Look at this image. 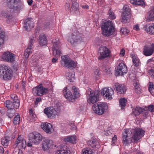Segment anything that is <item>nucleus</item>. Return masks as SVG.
<instances>
[{
  "mask_svg": "<svg viewBox=\"0 0 154 154\" xmlns=\"http://www.w3.org/2000/svg\"><path fill=\"white\" fill-rule=\"evenodd\" d=\"M72 90L73 92V95H72V99H73V101L75 99L78 98L79 97L80 94L78 91L77 89L75 86L72 87Z\"/></svg>",
  "mask_w": 154,
  "mask_h": 154,
  "instance_id": "obj_31",
  "label": "nucleus"
},
{
  "mask_svg": "<svg viewBox=\"0 0 154 154\" xmlns=\"http://www.w3.org/2000/svg\"><path fill=\"white\" fill-rule=\"evenodd\" d=\"M15 110L14 109H9L8 110L7 115L9 118H11L14 116Z\"/></svg>",
  "mask_w": 154,
  "mask_h": 154,
  "instance_id": "obj_43",
  "label": "nucleus"
},
{
  "mask_svg": "<svg viewBox=\"0 0 154 154\" xmlns=\"http://www.w3.org/2000/svg\"><path fill=\"white\" fill-rule=\"evenodd\" d=\"M78 4L76 2H73L72 6L71 8V11L75 12L76 14H79V11L78 9Z\"/></svg>",
  "mask_w": 154,
  "mask_h": 154,
  "instance_id": "obj_33",
  "label": "nucleus"
},
{
  "mask_svg": "<svg viewBox=\"0 0 154 154\" xmlns=\"http://www.w3.org/2000/svg\"><path fill=\"white\" fill-rule=\"evenodd\" d=\"M131 9L128 5H125L123 8V13L127 14H131Z\"/></svg>",
  "mask_w": 154,
  "mask_h": 154,
  "instance_id": "obj_44",
  "label": "nucleus"
},
{
  "mask_svg": "<svg viewBox=\"0 0 154 154\" xmlns=\"http://www.w3.org/2000/svg\"><path fill=\"white\" fill-rule=\"evenodd\" d=\"M125 54V50L122 48L120 51V56L123 57L124 56Z\"/></svg>",
  "mask_w": 154,
  "mask_h": 154,
  "instance_id": "obj_58",
  "label": "nucleus"
},
{
  "mask_svg": "<svg viewBox=\"0 0 154 154\" xmlns=\"http://www.w3.org/2000/svg\"><path fill=\"white\" fill-rule=\"evenodd\" d=\"M42 147L44 151H47L55 148L56 145H54L53 141L52 140L48 139L43 141Z\"/></svg>",
  "mask_w": 154,
  "mask_h": 154,
  "instance_id": "obj_12",
  "label": "nucleus"
},
{
  "mask_svg": "<svg viewBox=\"0 0 154 154\" xmlns=\"http://www.w3.org/2000/svg\"><path fill=\"white\" fill-rule=\"evenodd\" d=\"M56 57V58H53L52 59V62L54 63H55L58 60V58H57L58 57H56Z\"/></svg>",
  "mask_w": 154,
  "mask_h": 154,
  "instance_id": "obj_64",
  "label": "nucleus"
},
{
  "mask_svg": "<svg viewBox=\"0 0 154 154\" xmlns=\"http://www.w3.org/2000/svg\"><path fill=\"white\" fill-rule=\"evenodd\" d=\"M115 86L114 88L116 91L120 94H124L126 91V87L124 85L116 83L115 84Z\"/></svg>",
  "mask_w": 154,
  "mask_h": 154,
  "instance_id": "obj_22",
  "label": "nucleus"
},
{
  "mask_svg": "<svg viewBox=\"0 0 154 154\" xmlns=\"http://www.w3.org/2000/svg\"><path fill=\"white\" fill-rule=\"evenodd\" d=\"M130 2L133 4L138 5H143L144 2L142 0H130Z\"/></svg>",
  "mask_w": 154,
  "mask_h": 154,
  "instance_id": "obj_38",
  "label": "nucleus"
},
{
  "mask_svg": "<svg viewBox=\"0 0 154 154\" xmlns=\"http://www.w3.org/2000/svg\"><path fill=\"white\" fill-rule=\"evenodd\" d=\"M132 61L134 65L137 68L140 64V60L138 57L136 56L132 57Z\"/></svg>",
  "mask_w": 154,
  "mask_h": 154,
  "instance_id": "obj_36",
  "label": "nucleus"
},
{
  "mask_svg": "<svg viewBox=\"0 0 154 154\" xmlns=\"http://www.w3.org/2000/svg\"><path fill=\"white\" fill-rule=\"evenodd\" d=\"M99 51L100 53V56L98 58L99 60H103L110 56L109 51L105 46L100 47Z\"/></svg>",
  "mask_w": 154,
  "mask_h": 154,
  "instance_id": "obj_15",
  "label": "nucleus"
},
{
  "mask_svg": "<svg viewBox=\"0 0 154 154\" xmlns=\"http://www.w3.org/2000/svg\"><path fill=\"white\" fill-rule=\"evenodd\" d=\"M63 94L64 97L68 100L73 101V99H72V94L70 91L65 87L63 90Z\"/></svg>",
  "mask_w": 154,
  "mask_h": 154,
  "instance_id": "obj_26",
  "label": "nucleus"
},
{
  "mask_svg": "<svg viewBox=\"0 0 154 154\" xmlns=\"http://www.w3.org/2000/svg\"><path fill=\"white\" fill-rule=\"evenodd\" d=\"M39 45L42 46L47 44V41L45 35H41L39 36Z\"/></svg>",
  "mask_w": 154,
  "mask_h": 154,
  "instance_id": "obj_30",
  "label": "nucleus"
},
{
  "mask_svg": "<svg viewBox=\"0 0 154 154\" xmlns=\"http://www.w3.org/2000/svg\"><path fill=\"white\" fill-rule=\"evenodd\" d=\"M5 37V36H4L3 34L1 35V37H0V49L4 44Z\"/></svg>",
  "mask_w": 154,
  "mask_h": 154,
  "instance_id": "obj_49",
  "label": "nucleus"
},
{
  "mask_svg": "<svg viewBox=\"0 0 154 154\" xmlns=\"http://www.w3.org/2000/svg\"><path fill=\"white\" fill-rule=\"evenodd\" d=\"M146 31L149 34H154V23L147 26L145 29Z\"/></svg>",
  "mask_w": 154,
  "mask_h": 154,
  "instance_id": "obj_32",
  "label": "nucleus"
},
{
  "mask_svg": "<svg viewBox=\"0 0 154 154\" xmlns=\"http://www.w3.org/2000/svg\"><path fill=\"white\" fill-rule=\"evenodd\" d=\"M117 136L116 135H115L113 137H112V144H114V145L115 144V141H116L117 140Z\"/></svg>",
  "mask_w": 154,
  "mask_h": 154,
  "instance_id": "obj_59",
  "label": "nucleus"
},
{
  "mask_svg": "<svg viewBox=\"0 0 154 154\" xmlns=\"http://www.w3.org/2000/svg\"><path fill=\"white\" fill-rule=\"evenodd\" d=\"M31 18H28L24 21L23 27L26 31H29L34 26L33 23L31 20Z\"/></svg>",
  "mask_w": 154,
  "mask_h": 154,
  "instance_id": "obj_23",
  "label": "nucleus"
},
{
  "mask_svg": "<svg viewBox=\"0 0 154 154\" xmlns=\"http://www.w3.org/2000/svg\"><path fill=\"white\" fill-rule=\"evenodd\" d=\"M50 90L48 88L43 87L41 85H39L33 88L32 90V92L34 95L42 96L48 94Z\"/></svg>",
  "mask_w": 154,
  "mask_h": 154,
  "instance_id": "obj_9",
  "label": "nucleus"
},
{
  "mask_svg": "<svg viewBox=\"0 0 154 154\" xmlns=\"http://www.w3.org/2000/svg\"><path fill=\"white\" fill-rule=\"evenodd\" d=\"M3 34L5 36V32L3 31V30L0 27V37H1V35Z\"/></svg>",
  "mask_w": 154,
  "mask_h": 154,
  "instance_id": "obj_62",
  "label": "nucleus"
},
{
  "mask_svg": "<svg viewBox=\"0 0 154 154\" xmlns=\"http://www.w3.org/2000/svg\"><path fill=\"white\" fill-rule=\"evenodd\" d=\"M87 94L88 101L89 103L94 104L98 100V94L96 92L92 91L91 88H88Z\"/></svg>",
  "mask_w": 154,
  "mask_h": 154,
  "instance_id": "obj_8",
  "label": "nucleus"
},
{
  "mask_svg": "<svg viewBox=\"0 0 154 154\" xmlns=\"http://www.w3.org/2000/svg\"><path fill=\"white\" fill-rule=\"evenodd\" d=\"M16 147L20 149H25L26 146V141L21 135L19 136L16 141Z\"/></svg>",
  "mask_w": 154,
  "mask_h": 154,
  "instance_id": "obj_20",
  "label": "nucleus"
},
{
  "mask_svg": "<svg viewBox=\"0 0 154 154\" xmlns=\"http://www.w3.org/2000/svg\"><path fill=\"white\" fill-rule=\"evenodd\" d=\"M52 42L53 44V47L52 48L53 55L56 57H60L62 53L61 51L59 49L60 47L59 42L55 39L52 40Z\"/></svg>",
  "mask_w": 154,
  "mask_h": 154,
  "instance_id": "obj_16",
  "label": "nucleus"
},
{
  "mask_svg": "<svg viewBox=\"0 0 154 154\" xmlns=\"http://www.w3.org/2000/svg\"><path fill=\"white\" fill-rule=\"evenodd\" d=\"M128 71L126 66L123 63H119L117 67L116 72L119 75H122L126 74Z\"/></svg>",
  "mask_w": 154,
  "mask_h": 154,
  "instance_id": "obj_17",
  "label": "nucleus"
},
{
  "mask_svg": "<svg viewBox=\"0 0 154 154\" xmlns=\"http://www.w3.org/2000/svg\"><path fill=\"white\" fill-rule=\"evenodd\" d=\"M100 69L105 75H110L112 73L109 67L106 64H103L100 67Z\"/></svg>",
  "mask_w": 154,
  "mask_h": 154,
  "instance_id": "obj_27",
  "label": "nucleus"
},
{
  "mask_svg": "<svg viewBox=\"0 0 154 154\" xmlns=\"http://www.w3.org/2000/svg\"><path fill=\"white\" fill-rule=\"evenodd\" d=\"M60 112L59 108H57V109H56L52 107H48L44 109V113L48 118L51 119L55 118L56 115H58Z\"/></svg>",
  "mask_w": 154,
  "mask_h": 154,
  "instance_id": "obj_11",
  "label": "nucleus"
},
{
  "mask_svg": "<svg viewBox=\"0 0 154 154\" xmlns=\"http://www.w3.org/2000/svg\"><path fill=\"white\" fill-rule=\"evenodd\" d=\"M149 90L152 94H154V85L151 82L149 83Z\"/></svg>",
  "mask_w": 154,
  "mask_h": 154,
  "instance_id": "obj_46",
  "label": "nucleus"
},
{
  "mask_svg": "<svg viewBox=\"0 0 154 154\" xmlns=\"http://www.w3.org/2000/svg\"><path fill=\"white\" fill-rule=\"evenodd\" d=\"M20 122V117L19 115H17L14 118V123L15 125L19 124Z\"/></svg>",
  "mask_w": 154,
  "mask_h": 154,
  "instance_id": "obj_47",
  "label": "nucleus"
},
{
  "mask_svg": "<svg viewBox=\"0 0 154 154\" xmlns=\"http://www.w3.org/2000/svg\"><path fill=\"white\" fill-rule=\"evenodd\" d=\"M13 75L12 70L5 65H0V77L5 80H10Z\"/></svg>",
  "mask_w": 154,
  "mask_h": 154,
  "instance_id": "obj_4",
  "label": "nucleus"
},
{
  "mask_svg": "<svg viewBox=\"0 0 154 154\" xmlns=\"http://www.w3.org/2000/svg\"><path fill=\"white\" fill-rule=\"evenodd\" d=\"M134 90L136 92L140 94L141 93V89L139 86V83L138 81H135L134 83Z\"/></svg>",
  "mask_w": 154,
  "mask_h": 154,
  "instance_id": "obj_37",
  "label": "nucleus"
},
{
  "mask_svg": "<svg viewBox=\"0 0 154 154\" xmlns=\"http://www.w3.org/2000/svg\"><path fill=\"white\" fill-rule=\"evenodd\" d=\"M2 58L6 61L12 62L14 61V55L7 51L4 53L2 56Z\"/></svg>",
  "mask_w": 154,
  "mask_h": 154,
  "instance_id": "obj_21",
  "label": "nucleus"
},
{
  "mask_svg": "<svg viewBox=\"0 0 154 154\" xmlns=\"http://www.w3.org/2000/svg\"><path fill=\"white\" fill-rule=\"evenodd\" d=\"M104 134L106 136H108L111 134V131L108 129L105 130L104 131Z\"/></svg>",
  "mask_w": 154,
  "mask_h": 154,
  "instance_id": "obj_56",
  "label": "nucleus"
},
{
  "mask_svg": "<svg viewBox=\"0 0 154 154\" xmlns=\"http://www.w3.org/2000/svg\"><path fill=\"white\" fill-rule=\"evenodd\" d=\"M148 73L152 78L154 79V67H152L151 69L149 70Z\"/></svg>",
  "mask_w": 154,
  "mask_h": 154,
  "instance_id": "obj_50",
  "label": "nucleus"
},
{
  "mask_svg": "<svg viewBox=\"0 0 154 154\" xmlns=\"http://www.w3.org/2000/svg\"><path fill=\"white\" fill-rule=\"evenodd\" d=\"M101 28L102 34L105 36H109L114 32V28L111 21H107L102 23Z\"/></svg>",
  "mask_w": 154,
  "mask_h": 154,
  "instance_id": "obj_3",
  "label": "nucleus"
},
{
  "mask_svg": "<svg viewBox=\"0 0 154 154\" xmlns=\"http://www.w3.org/2000/svg\"><path fill=\"white\" fill-rule=\"evenodd\" d=\"M141 112L145 113V115L148 114V112L143 109L139 107H136L133 109L132 111L133 114L135 116L139 115Z\"/></svg>",
  "mask_w": 154,
  "mask_h": 154,
  "instance_id": "obj_24",
  "label": "nucleus"
},
{
  "mask_svg": "<svg viewBox=\"0 0 154 154\" xmlns=\"http://www.w3.org/2000/svg\"><path fill=\"white\" fill-rule=\"evenodd\" d=\"M60 64L63 67L68 68H75L76 65V63L71 60L68 56L64 55L61 57Z\"/></svg>",
  "mask_w": 154,
  "mask_h": 154,
  "instance_id": "obj_7",
  "label": "nucleus"
},
{
  "mask_svg": "<svg viewBox=\"0 0 154 154\" xmlns=\"http://www.w3.org/2000/svg\"><path fill=\"white\" fill-rule=\"evenodd\" d=\"M55 154H70V152L69 149L66 146L57 150Z\"/></svg>",
  "mask_w": 154,
  "mask_h": 154,
  "instance_id": "obj_25",
  "label": "nucleus"
},
{
  "mask_svg": "<svg viewBox=\"0 0 154 154\" xmlns=\"http://www.w3.org/2000/svg\"><path fill=\"white\" fill-rule=\"evenodd\" d=\"M65 141L70 142L72 143H75L76 140V137L75 136L68 137L65 139Z\"/></svg>",
  "mask_w": 154,
  "mask_h": 154,
  "instance_id": "obj_39",
  "label": "nucleus"
},
{
  "mask_svg": "<svg viewBox=\"0 0 154 154\" xmlns=\"http://www.w3.org/2000/svg\"><path fill=\"white\" fill-rule=\"evenodd\" d=\"M143 52V54L146 56L152 55L154 53V44H152L149 46H145Z\"/></svg>",
  "mask_w": 154,
  "mask_h": 154,
  "instance_id": "obj_19",
  "label": "nucleus"
},
{
  "mask_svg": "<svg viewBox=\"0 0 154 154\" xmlns=\"http://www.w3.org/2000/svg\"><path fill=\"white\" fill-rule=\"evenodd\" d=\"M148 18L150 21H154V6L152 7L149 12Z\"/></svg>",
  "mask_w": 154,
  "mask_h": 154,
  "instance_id": "obj_35",
  "label": "nucleus"
},
{
  "mask_svg": "<svg viewBox=\"0 0 154 154\" xmlns=\"http://www.w3.org/2000/svg\"><path fill=\"white\" fill-rule=\"evenodd\" d=\"M101 94L106 99L111 100L114 94V91L111 88H104L101 90Z\"/></svg>",
  "mask_w": 154,
  "mask_h": 154,
  "instance_id": "obj_13",
  "label": "nucleus"
},
{
  "mask_svg": "<svg viewBox=\"0 0 154 154\" xmlns=\"http://www.w3.org/2000/svg\"><path fill=\"white\" fill-rule=\"evenodd\" d=\"M42 100V98L41 97H38L36 99V100L35 102V105L37 106L38 105V102L41 101Z\"/></svg>",
  "mask_w": 154,
  "mask_h": 154,
  "instance_id": "obj_57",
  "label": "nucleus"
},
{
  "mask_svg": "<svg viewBox=\"0 0 154 154\" xmlns=\"http://www.w3.org/2000/svg\"><path fill=\"white\" fill-rule=\"evenodd\" d=\"M128 129H124L122 134V142L125 146L131 142H137L144 135L145 131L140 128H135L133 132Z\"/></svg>",
  "mask_w": 154,
  "mask_h": 154,
  "instance_id": "obj_1",
  "label": "nucleus"
},
{
  "mask_svg": "<svg viewBox=\"0 0 154 154\" xmlns=\"http://www.w3.org/2000/svg\"><path fill=\"white\" fill-rule=\"evenodd\" d=\"M9 137L6 136L1 139V144L4 146H7L8 144Z\"/></svg>",
  "mask_w": 154,
  "mask_h": 154,
  "instance_id": "obj_40",
  "label": "nucleus"
},
{
  "mask_svg": "<svg viewBox=\"0 0 154 154\" xmlns=\"http://www.w3.org/2000/svg\"><path fill=\"white\" fill-rule=\"evenodd\" d=\"M32 49V47L30 45H29L28 47L24 53L26 58H27L29 57Z\"/></svg>",
  "mask_w": 154,
  "mask_h": 154,
  "instance_id": "obj_42",
  "label": "nucleus"
},
{
  "mask_svg": "<svg viewBox=\"0 0 154 154\" xmlns=\"http://www.w3.org/2000/svg\"><path fill=\"white\" fill-rule=\"evenodd\" d=\"M127 100L125 98H122L119 100L120 106L122 109H124L126 105Z\"/></svg>",
  "mask_w": 154,
  "mask_h": 154,
  "instance_id": "obj_41",
  "label": "nucleus"
},
{
  "mask_svg": "<svg viewBox=\"0 0 154 154\" xmlns=\"http://www.w3.org/2000/svg\"><path fill=\"white\" fill-rule=\"evenodd\" d=\"M121 32L123 34L125 35L129 32V31L126 28H123L121 29Z\"/></svg>",
  "mask_w": 154,
  "mask_h": 154,
  "instance_id": "obj_55",
  "label": "nucleus"
},
{
  "mask_svg": "<svg viewBox=\"0 0 154 154\" xmlns=\"http://www.w3.org/2000/svg\"><path fill=\"white\" fill-rule=\"evenodd\" d=\"M0 112L2 114H4L5 113V110L4 109L2 108L0 109Z\"/></svg>",
  "mask_w": 154,
  "mask_h": 154,
  "instance_id": "obj_63",
  "label": "nucleus"
},
{
  "mask_svg": "<svg viewBox=\"0 0 154 154\" xmlns=\"http://www.w3.org/2000/svg\"><path fill=\"white\" fill-rule=\"evenodd\" d=\"M133 29L136 31H138L140 30L139 26L138 25H135L134 26Z\"/></svg>",
  "mask_w": 154,
  "mask_h": 154,
  "instance_id": "obj_61",
  "label": "nucleus"
},
{
  "mask_svg": "<svg viewBox=\"0 0 154 154\" xmlns=\"http://www.w3.org/2000/svg\"><path fill=\"white\" fill-rule=\"evenodd\" d=\"M20 0H6L7 9L2 11V15L7 18H10L11 13H16L23 8Z\"/></svg>",
  "mask_w": 154,
  "mask_h": 154,
  "instance_id": "obj_2",
  "label": "nucleus"
},
{
  "mask_svg": "<svg viewBox=\"0 0 154 154\" xmlns=\"http://www.w3.org/2000/svg\"><path fill=\"white\" fill-rule=\"evenodd\" d=\"M108 108L107 104L105 103L100 102L97 104H94L92 106L94 112L99 115H101L106 111Z\"/></svg>",
  "mask_w": 154,
  "mask_h": 154,
  "instance_id": "obj_6",
  "label": "nucleus"
},
{
  "mask_svg": "<svg viewBox=\"0 0 154 154\" xmlns=\"http://www.w3.org/2000/svg\"><path fill=\"white\" fill-rule=\"evenodd\" d=\"M81 35V34L77 31H74L69 33L67 40L72 45L82 39Z\"/></svg>",
  "mask_w": 154,
  "mask_h": 154,
  "instance_id": "obj_10",
  "label": "nucleus"
},
{
  "mask_svg": "<svg viewBox=\"0 0 154 154\" xmlns=\"http://www.w3.org/2000/svg\"><path fill=\"white\" fill-rule=\"evenodd\" d=\"M82 154H94L91 149L86 148L82 150Z\"/></svg>",
  "mask_w": 154,
  "mask_h": 154,
  "instance_id": "obj_45",
  "label": "nucleus"
},
{
  "mask_svg": "<svg viewBox=\"0 0 154 154\" xmlns=\"http://www.w3.org/2000/svg\"><path fill=\"white\" fill-rule=\"evenodd\" d=\"M66 79L69 80L70 82H73L75 80V74L72 71L67 72L66 74Z\"/></svg>",
  "mask_w": 154,
  "mask_h": 154,
  "instance_id": "obj_29",
  "label": "nucleus"
},
{
  "mask_svg": "<svg viewBox=\"0 0 154 154\" xmlns=\"http://www.w3.org/2000/svg\"><path fill=\"white\" fill-rule=\"evenodd\" d=\"M88 144L92 148H98L99 147V143L96 139H93L88 142Z\"/></svg>",
  "mask_w": 154,
  "mask_h": 154,
  "instance_id": "obj_28",
  "label": "nucleus"
},
{
  "mask_svg": "<svg viewBox=\"0 0 154 154\" xmlns=\"http://www.w3.org/2000/svg\"><path fill=\"white\" fill-rule=\"evenodd\" d=\"M29 114L31 117H33L34 118L36 117V115L33 113V111L32 109H30L29 110Z\"/></svg>",
  "mask_w": 154,
  "mask_h": 154,
  "instance_id": "obj_60",
  "label": "nucleus"
},
{
  "mask_svg": "<svg viewBox=\"0 0 154 154\" xmlns=\"http://www.w3.org/2000/svg\"><path fill=\"white\" fill-rule=\"evenodd\" d=\"M11 98L13 102L7 100L5 102V105L8 109H17L20 106V101L17 96L15 94H13L11 95Z\"/></svg>",
  "mask_w": 154,
  "mask_h": 154,
  "instance_id": "obj_5",
  "label": "nucleus"
},
{
  "mask_svg": "<svg viewBox=\"0 0 154 154\" xmlns=\"http://www.w3.org/2000/svg\"><path fill=\"white\" fill-rule=\"evenodd\" d=\"M41 126L42 128L48 134H51L54 131L52 125L50 123H43L41 124Z\"/></svg>",
  "mask_w": 154,
  "mask_h": 154,
  "instance_id": "obj_18",
  "label": "nucleus"
},
{
  "mask_svg": "<svg viewBox=\"0 0 154 154\" xmlns=\"http://www.w3.org/2000/svg\"><path fill=\"white\" fill-rule=\"evenodd\" d=\"M22 152L20 149L17 147H16L13 151V154H21Z\"/></svg>",
  "mask_w": 154,
  "mask_h": 154,
  "instance_id": "obj_53",
  "label": "nucleus"
},
{
  "mask_svg": "<svg viewBox=\"0 0 154 154\" xmlns=\"http://www.w3.org/2000/svg\"><path fill=\"white\" fill-rule=\"evenodd\" d=\"M100 72L98 69H97L95 70L94 72V76L96 78H97L100 75Z\"/></svg>",
  "mask_w": 154,
  "mask_h": 154,
  "instance_id": "obj_52",
  "label": "nucleus"
},
{
  "mask_svg": "<svg viewBox=\"0 0 154 154\" xmlns=\"http://www.w3.org/2000/svg\"><path fill=\"white\" fill-rule=\"evenodd\" d=\"M109 17L110 19L113 20L115 19L116 16L115 15L114 13L110 9L108 12Z\"/></svg>",
  "mask_w": 154,
  "mask_h": 154,
  "instance_id": "obj_48",
  "label": "nucleus"
},
{
  "mask_svg": "<svg viewBox=\"0 0 154 154\" xmlns=\"http://www.w3.org/2000/svg\"><path fill=\"white\" fill-rule=\"evenodd\" d=\"M29 140L30 142L38 143L42 139L41 135L37 132L30 133L29 135Z\"/></svg>",
  "mask_w": 154,
  "mask_h": 154,
  "instance_id": "obj_14",
  "label": "nucleus"
},
{
  "mask_svg": "<svg viewBox=\"0 0 154 154\" xmlns=\"http://www.w3.org/2000/svg\"><path fill=\"white\" fill-rule=\"evenodd\" d=\"M148 108L149 111L152 112L153 113H154V105H151L149 106L148 107Z\"/></svg>",
  "mask_w": 154,
  "mask_h": 154,
  "instance_id": "obj_54",
  "label": "nucleus"
},
{
  "mask_svg": "<svg viewBox=\"0 0 154 154\" xmlns=\"http://www.w3.org/2000/svg\"><path fill=\"white\" fill-rule=\"evenodd\" d=\"M35 40L36 39L35 36V37H34L33 36L32 37L30 38L29 45H30L32 47L33 43L35 42Z\"/></svg>",
  "mask_w": 154,
  "mask_h": 154,
  "instance_id": "obj_51",
  "label": "nucleus"
},
{
  "mask_svg": "<svg viewBox=\"0 0 154 154\" xmlns=\"http://www.w3.org/2000/svg\"><path fill=\"white\" fill-rule=\"evenodd\" d=\"M131 14H127L123 13L122 15L121 20L122 22L126 23L128 21L129 19L130 18Z\"/></svg>",
  "mask_w": 154,
  "mask_h": 154,
  "instance_id": "obj_34",
  "label": "nucleus"
}]
</instances>
